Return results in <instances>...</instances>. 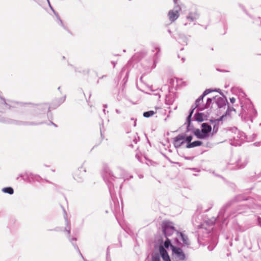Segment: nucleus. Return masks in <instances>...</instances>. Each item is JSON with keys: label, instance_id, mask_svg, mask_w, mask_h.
<instances>
[{"label": "nucleus", "instance_id": "4c0bfd02", "mask_svg": "<svg viewBox=\"0 0 261 261\" xmlns=\"http://www.w3.org/2000/svg\"><path fill=\"white\" fill-rule=\"evenodd\" d=\"M214 90L212 89H207L205 90L202 93L205 96L207 95L208 94L214 92Z\"/></svg>", "mask_w": 261, "mask_h": 261}, {"label": "nucleus", "instance_id": "0eeeda50", "mask_svg": "<svg viewBox=\"0 0 261 261\" xmlns=\"http://www.w3.org/2000/svg\"><path fill=\"white\" fill-rule=\"evenodd\" d=\"M220 94L222 97L219 96H216L213 97L215 102L216 103L217 107L219 109H221L223 107H225L226 105H228V102L226 97L224 95L223 93H220Z\"/></svg>", "mask_w": 261, "mask_h": 261}, {"label": "nucleus", "instance_id": "a19ab883", "mask_svg": "<svg viewBox=\"0 0 261 261\" xmlns=\"http://www.w3.org/2000/svg\"><path fill=\"white\" fill-rule=\"evenodd\" d=\"M74 178L77 180L78 182H81L82 181H83V176H81L80 177H79L77 176L76 174H75V175H74Z\"/></svg>", "mask_w": 261, "mask_h": 261}, {"label": "nucleus", "instance_id": "c85d7f7f", "mask_svg": "<svg viewBox=\"0 0 261 261\" xmlns=\"http://www.w3.org/2000/svg\"><path fill=\"white\" fill-rule=\"evenodd\" d=\"M195 109H196V108H195L194 105H192L190 110L189 111V115H188V117H187V122H188L189 124H190V121H192L191 118H192V115H193Z\"/></svg>", "mask_w": 261, "mask_h": 261}, {"label": "nucleus", "instance_id": "dca6fc26", "mask_svg": "<svg viewBox=\"0 0 261 261\" xmlns=\"http://www.w3.org/2000/svg\"><path fill=\"white\" fill-rule=\"evenodd\" d=\"M47 2L48 3V5L49 6V7L50 8V9L53 10V11L54 12L55 16H56V22L57 23V24L60 26H61L62 27H63L65 30H67L68 32H69V30L67 29V28L64 24L62 20H61L60 17L59 16V14L55 11V10L53 9V7H51V6L50 5V3H49V0H47Z\"/></svg>", "mask_w": 261, "mask_h": 261}, {"label": "nucleus", "instance_id": "a18cd8bd", "mask_svg": "<svg viewBox=\"0 0 261 261\" xmlns=\"http://www.w3.org/2000/svg\"><path fill=\"white\" fill-rule=\"evenodd\" d=\"M185 159L187 160L192 161L193 160L194 157L193 156H185Z\"/></svg>", "mask_w": 261, "mask_h": 261}, {"label": "nucleus", "instance_id": "69168bd1", "mask_svg": "<svg viewBox=\"0 0 261 261\" xmlns=\"http://www.w3.org/2000/svg\"><path fill=\"white\" fill-rule=\"evenodd\" d=\"M166 103H167V104H169V105L170 104L169 103H168V102L167 97H166Z\"/></svg>", "mask_w": 261, "mask_h": 261}, {"label": "nucleus", "instance_id": "423d86ee", "mask_svg": "<svg viewBox=\"0 0 261 261\" xmlns=\"http://www.w3.org/2000/svg\"><path fill=\"white\" fill-rule=\"evenodd\" d=\"M64 212H65V214L64 215V218H65V220H66V226L65 228L64 231L67 233L68 239L70 241V242L72 244L74 249L79 253L80 256L82 258H84L82 253L81 252V251L80 250V249H79L76 243L73 242V241L75 242L77 240L76 238L73 237H71V236H70V226L69 225V222L68 221V219H67V218L66 217L67 214H66V212H65V210H64Z\"/></svg>", "mask_w": 261, "mask_h": 261}, {"label": "nucleus", "instance_id": "5fc2aeb1", "mask_svg": "<svg viewBox=\"0 0 261 261\" xmlns=\"http://www.w3.org/2000/svg\"><path fill=\"white\" fill-rule=\"evenodd\" d=\"M230 112H231L232 111H234V112H236V109L233 108V107H230Z\"/></svg>", "mask_w": 261, "mask_h": 261}, {"label": "nucleus", "instance_id": "bb28decb", "mask_svg": "<svg viewBox=\"0 0 261 261\" xmlns=\"http://www.w3.org/2000/svg\"><path fill=\"white\" fill-rule=\"evenodd\" d=\"M129 138H130L129 141L131 142L132 140L134 144H137V142L140 140L139 137L138 136V134L136 133L130 134V135L129 136Z\"/></svg>", "mask_w": 261, "mask_h": 261}, {"label": "nucleus", "instance_id": "6e6d98bb", "mask_svg": "<svg viewBox=\"0 0 261 261\" xmlns=\"http://www.w3.org/2000/svg\"><path fill=\"white\" fill-rule=\"evenodd\" d=\"M106 75H103V76H102L101 77H99V78L98 79V80L97 82V84H98V83H99V80H100V79H102V78H103L104 77H106Z\"/></svg>", "mask_w": 261, "mask_h": 261}, {"label": "nucleus", "instance_id": "9b49d317", "mask_svg": "<svg viewBox=\"0 0 261 261\" xmlns=\"http://www.w3.org/2000/svg\"><path fill=\"white\" fill-rule=\"evenodd\" d=\"M108 176L109 177H107V175H105L103 176V179L107 182L110 193L111 195L112 193V190L114 188V185L112 182V180H114L115 176L111 173H109L108 174Z\"/></svg>", "mask_w": 261, "mask_h": 261}, {"label": "nucleus", "instance_id": "338daca9", "mask_svg": "<svg viewBox=\"0 0 261 261\" xmlns=\"http://www.w3.org/2000/svg\"><path fill=\"white\" fill-rule=\"evenodd\" d=\"M181 60H182L183 62H184L185 60V58H182Z\"/></svg>", "mask_w": 261, "mask_h": 261}, {"label": "nucleus", "instance_id": "c756f323", "mask_svg": "<svg viewBox=\"0 0 261 261\" xmlns=\"http://www.w3.org/2000/svg\"><path fill=\"white\" fill-rule=\"evenodd\" d=\"M172 238L170 239L169 238H166V240L164 242V246H163L165 249H168L169 247L171 248V246H173L171 244Z\"/></svg>", "mask_w": 261, "mask_h": 261}, {"label": "nucleus", "instance_id": "39448f33", "mask_svg": "<svg viewBox=\"0 0 261 261\" xmlns=\"http://www.w3.org/2000/svg\"><path fill=\"white\" fill-rule=\"evenodd\" d=\"M234 200H231L227 202L224 206H223L222 208L220 210V212H219V214L218 215L217 219L213 218L212 220H210L209 222H208V223L209 225H213L215 223V222L217 221H222V223H224L226 221V219H227L228 217H229L231 215H233L234 214V213H233L231 214H228L227 215L226 217H225V213L226 211V210L228 207L230 206L232 203L234 202Z\"/></svg>", "mask_w": 261, "mask_h": 261}, {"label": "nucleus", "instance_id": "72a5a7b5", "mask_svg": "<svg viewBox=\"0 0 261 261\" xmlns=\"http://www.w3.org/2000/svg\"><path fill=\"white\" fill-rule=\"evenodd\" d=\"M155 112L154 111H153L152 110H150V111H148L144 112L143 114V116L144 117L149 118V117L153 116L155 114Z\"/></svg>", "mask_w": 261, "mask_h": 261}, {"label": "nucleus", "instance_id": "37998d69", "mask_svg": "<svg viewBox=\"0 0 261 261\" xmlns=\"http://www.w3.org/2000/svg\"><path fill=\"white\" fill-rule=\"evenodd\" d=\"M48 231H61L62 229L59 227H57L54 229H48Z\"/></svg>", "mask_w": 261, "mask_h": 261}, {"label": "nucleus", "instance_id": "79ce46f5", "mask_svg": "<svg viewBox=\"0 0 261 261\" xmlns=\"http://www.w3.org/2000/svg\"><path fill=\"white\" fill-rule=\"evenodd\" d=\"M205 96L202 93L197 99V103L199 102H203V98Z\"/></svg>", "mask_w": 261, "mask_h": 261}, {"label": "nucleus", "instance_id": "8fccbe9b", "mask_svg": "<svg viewBox=\"0 0 261 261\" xmlns=\"http://www.w3.org/2000/svg\"><path fill=\"white\" fill-rule=\"evenodd\" d=\"M178 1H179V0H173L174 3L175 4V6L179 5L178 4Z\"/></svg>", "mask_w": 261, "mask_h": 261}, {"label": "nucleus", "instance_id": "774afa93", "mask_svg": "<svg viewBox=\"0 0 261 261\" xmlns=\"http://www.w3.org/2000/svg\"><path fill=\"white\" fill-rule=\"evenodd\" d=\"M130 146L132 147H133V143H131V144H130Z\"/></svg>", "mask_w": 261, "mask_h": 261}, {"label": "nucleus", "instance_id": "393cba45", "mask_svg": "<svg viewBox=\"0 0 261 261\" xmlns=\"http://www.w3.org/2000/svg\"><path fill=\"white\" fill-rule=\"evenodd\" d=\"M193 105L198 111H201L206 109V107L204 106L203 102H199L197 103V99L195 100V103Z\"/></svg>", "mask_w": 261, "mask_h": 261}, {"label": "nucleus", "instance_id": "4be33fe9", "mask_svg": "<svg viewBox=\"0 0 261 261\" xmlns=\"http://www.w3.org/2000/svg\"><path fill=\"white\" fill-rule=\"evenodd\" d=\"M194 135L199 139H206L204 134L202 130L199 129V128H196L193 130V132Z\"/></svg>", "mask_w": 261, "mask_h": 261}, {"label": "nucleus", "instance_id": "6e6552de", "mask_svg": "<svg viewBox=\"0 0 261 261\" xmlns=\"http://www.w3.org/2000/svg\"><path fill=\"white\" fill-rule=\"evenodd\" d=\"M181 10L179 5L175 6L173 10L169 11L168 16L169 19L171 22L175 21L179 16V12Z\"/></svg>", "mask_w": 261, "mask_h": 261}, {"label": "nucleus", "instance_id": "aec40b11", "mask_svg": "<svg viewBox=\"0 0 261 261\" xmlns=\"http://www.w3.org/2000/svg\"><path fill=\"white\" fill-rule=\"evenodd\" d=\"M178 238H180L182 241L183 245L185 246L188 247L190 246V243L189 240L186 234H185L183 232H180L178 231Z\"/></svg>", "mask_w": 261, "mask_h": 261}, {"label": "nucleus", "instance_id": "bf43d9fd", "mask_svg": "<svg viewBox=\"0 0 261 261\" xmlns=\"http://www.w3.org/2000/svg\"><path fill=\"white\" fill-rule=\"evenodd\" d=\"M259 142H255L254 143V145L255 146H258V145H259Z\"/></svg>", "mask_w": 261, "mask_h": 261}, {"label": "nucleus", "instance_id": "a211bd4d", "mask_svg": "<svg viewBox=\"0 0 261 261\" xmlns=\"http://www.w3.org/2000/svg\"><path fill=\"white\" fill-rule=\"evenodd\" d=\"M154 50L156 51V53H155L153 57V64L151 66V68H154L156 67V64L158 62V58H159V54L160 52V48L158 45H154L153 47Z\"/></svg>", "mask_w": 261, "mask_h": 261}, {"label": "nucleus", "instance_id": "9d476101", "mask_svg": "<svg viewBox=\"0 0 261 261\" xmlns=\"http://www.w3.org/2000/svg\"><path fill=\"white\" fill-rule=\"evenodd\" d=\"M171 250L173 254L175 255L179 260H185L186 259V255L180 248L175 246H172Z\"/></svg>", "mask_w": 261, "mask_h": 261}, {"label": "nucleus", "instance_id": "603ef678", "mask_svg": "<svg viewBox=\"0 0 261 261\" xmlns=\"http://www.w3.org/2000/svg\"><path fill=\"white\" fill-rule=\"evenodd\" d=\"M214 247H211V246L210 245V246H208L207 247V248H208V249L210 251H212V250H213V249H214Z\"/></svg>", "mask_w": 261, "mask_h": 261}, {"label": "nucleus", "instance_id": "c03bdc74", "mask_svg": "<svg viewBox=\"0 0 261 261\" xmlns=\"http://www.w3.org/2000/svg\"><path fill=\"white\" fill-rule=\"evenodd\" d=\"M110 247H108L107 249V253H106V257H107V259L109 257H110Z\"/></svg>", "mask_w": 261, "mask_h": 261}, {"label": "nucleus", "instance_id": "e2e57ef3", "mask_svg": "<svg viewBox=\"0 0 261 261\" xmlns=\"http://www.w3.org/2000/svg\"><path fill=\"white\" fill-rule=\"evenodd\" d=\"M168 32L169 34H171V33H172V32H171V31L170 30H169H169H168Z\"/></svg>", "mask_w": 261, "mask_h": 261}, {"label": "nucleus", "instance_id": "f704fd0d", "mask_svg": "<svg viewBox=\"0 0 261 261\" xmlns=\"http://www.w3.org/2000/svg\"><path fill=\"white\" fill-rule=\"evenodd\" d=\"M213 100H214L213 97L212 98H208L207 99L206 103L204 104V106L206 107V109L210 107V105L212 104Z\"/></svg>", "mask_w": 261, "mask_h": 261}, {"label": "nucleus", "instance_id": "2eb2a0df", "mask_svg": "<svg viewBox=\"0 0 261 261\" xmlns=\"http://www.w3.org/2000/svg\"><path fill=\"white\" fill-rule=\"evenodd\" d=\"M201 130L204 134L205 138H208L210 135V133L212 131V128L210 124L208 123H203L201 124Z\"/></svg>", "mask_w": 261, "mask_h": 261}, {"label": "nucleus", "instance_id": "13d9d810", "mask_svg": "<svg viewBox=\"0 0 261 261\" xmlns=\"http://www.w3.org/2000/svg\"><path fill=\"white\" fill-rule=\"evenodd\" d=\"M116 112L117 114H120V113H121V112H120V111L119 110H118V109H116Z\"/></svg>", "mask_w": 261, "mask_h": 261}, {"label": "nucleus", "instance_id": "1a4fd4ad", "mask_svg": "<svg viewBox=\"0 0 261 261\" xmlns=\"http://www.w3.org/2000/svg\"><path fill=\"white\" fill-rule=\"evenodd\" d=\"M199 16V13L196 10L189 12L186 16V20L188 22H185L184 25L186 26L188 24H190L191 22L196 21L198 19Z\"/></svg>", "mask_w": 261, "mask_h": 261}, {"label": "nucleus", "instance_id": "473e14b6", "mask_svg": "<svg viewBox=\"0 0 261 261\" xmlns=\"http://www.w3.org/2000/svg\"><path fill=\"white\" fill-rule=\"evenodd\" d=\"M230 107L229 106V105L227 106V109L226 110V111L225 112V113L223 114L220 117V120H223L224 119L227 117V116H229L230 115Z\"/></svg>", "mask_w": 261, "mask_h": 261}, {"label": "nucleus", "instance_id": "3c124183", "mask_svg": "<svg viewBox=\"0 0 261 261\" xmlns=\"http://www.w3.org/2000/svg\"><path fill=\"white\" fill-rule=\"evenodd\" d=\"M50 124H51V125H54L55 127H57V125L54 123V122H53L52 121H50L49 123H48V125H50Z\"/></svg>", "mask_w": 261, "mask_h": 261}, {"label": "nucleus", "instance_id": "7ed1b4c3", "mask_svg": "<svg viewBox=\"0 0 261 261\" xmlns=\"http://www.w3.org/2000/svg\"><path fill=\"white\" fill-rule=\"evenodd\" d=\"M162 231L166 238L172 237V239L175 244L177 245H181V243L178 239V232L174 226V223L169 221H165L162 224Z\"/></svg>", "mask_w": 261, "mask_h": 261}, {"label": "nucleus", "instance_id": "052dcab7", "mask_svg": "<svg viewBox=\"0 0 261 261\" xmlns=\"http://www.w3.org/2000/svg\"><path fill=\"white\" fill-rule=\"evenodd\" d=\"M210 122H211V123L214 124V120L211 119Z\"/></svg>", "mask_w": 261, "mask_h": 261}, {"label": "nucleus", "instance_id": "f8f14e48", "mask_svg": "<svg viewBox=\"0 0 261 261\" xmlns=\"http://www.w3.org/2000/svg\"><path fill=\"white\" fill-rule=\"evenodd\" d=\"M185 135L184 134H179L173 139V145L176 148H179L185 143L184 140Z\"/></svg>", "mask_w": 261, "mask_h": 261}, {"label": "nucleus", "instance_id": "a878e982", "mask_svg": "<svg viewBox=\"0 0 261 261\" xmlns=\"http://www.w3.org/2000/svg\"><path fill=\"white\" fill-rule=\"evenodd\" d=\"M238 6L242 10V11L249 17L251 19H252L253 20V23H254L256 20L254 19V17L251 15V14H250L249 13H248V11H247V10L246 9L245 6L243 5V4H238Z\"/></svg>", "mask_w": 261, "mask_h": 261}, {"label": "nucleus", "instance_id": "e433bc0d", "mask_svg": "<svg viewBox=\"0 0 261 261\" xmlns=\"http://www.w3.org/2000/svg\"><path fill=\"white\" fill-rule=\"evenodd\" d=\"M187 124V131L189 132L191 130H192L193 132V130L194 129L193 125L191 123V121H190V124H189L188 122H186Z\"/></svg>", "mask_w": 261, "mask_h": 261}, {"label": "nucleus", "instance_id": "de8ad7c7", "mask_svg": "<svg viewBox=\"0 0 261 261\" xmlns=\"http://www.w3.org/2000/svg\"><path fill=\"white\" fill-rule=\"evenodd\" d=\"M257 222H258V225L261 227V218H260V217L257 218Z\"/></svg>", "mask_w": 261, "mask_h": 261}, {"label": "nucleus", "instance_id": "4d7b16f0", "mask_svg": "<svg viewBox=\"0 0 261 261\" xmlns=\"http://www.w3.org/2000/svg\"><path fill=\"white\" fill-rule=\"evenodd\" d=\"M111 63L113 65V67H115V66L116 64V62H115V61H112Z\"/></svg>", "mask_w": 261, "mask_h": 261}, {"label": "nucleus", "instance_id": "864d4df0", "mask_svg": "<svg viewBox=\"0 0 261 261\" xmlns=\"http://www.w3.org/2000/svg\"><path fill=\"white\" fill-rule=\"evenodd\" d=\"M214 90H215V91H214L215 92H218L220 94V93H222L221 91V90L220 89H214Z\"/></svg>", "mask_w": 261, "mask_h": 261}, {"label": "nucleus", "instance_id": "f03ea898", "mask_svg": "<svg viewBox=\"0 0 261 261\" xmlns=\"http://www.w3.org/2000/svg\"><path fill=\"white\" fill-rule=\"evenodd\" d=\"M241 105L242 111L239 115L242 119L245 121L249 120L253 122V119L257 115V112L251 101L246 99L244 103L241 101Z\"/></svg>", "mask_w": 261, "mask_h": 261}, {"label": "nucleus", "instance_id": "cd10ccee", "mask_svg": "<svg viewBox=\"0 0 261 261\" xmlns=\"http://www.w3.org/2000/svg\"><path fill=\"white\" fill-rule=\"evenodd\" d=\"M121 176L123 178V180H129L132 178L133 177L132 175H129L128 173L125 172L124 170L121 169Z\"/></svg>", "mask_w": 261, "mask_h": 261}, {"label": "nucleus", "instance_id": "58836bf2", "mask_svg": "<svg viewBox=\"0 0 261 261\" xmlns=\"http://www.w3.org/2000/svg\"><path fill=\"white\" fill-rule=\"evenodd\" d=\"M211 173H212L214 176H217V177H220L223 180H224L225 182L226 181V180L225 179L224 177H223V176H222L221 175L216 173L215 171H210Z\"/></svg>", "mask_w": 261, "mask_h": 261}, {"label": "nucleus", "instance_id": "09e8293b", "mask_svg": "<svg viewBox=\"0 0 261 261\" xmlns=\"http://www.w3.org/2000/svg\"><path fill=\"white\" fill-rule=\"evenodd\" d=\"M130 120L134 121L133 125H134V126H136V121H137V119L132 118L130 119Z\"/></svg>", "mask_w": 261, "mask_h": 261}, {"label": "nucleus", "instance_id": "0e129e2a", "mask_svg": "<svg viewBox=\"0 0 261 261\" xmlns=\"http://www.w3.org/2000/svg\"><path fill=\"white\" fill-rule=\"evenodd\" d=\"M103 113H104L105 114H106V109H103Z\"/></svg>", "mask_w": 261, "mask_h": 261}, {"label": "nucleus", "instance_id": "f3484780", "mask_svg": "<svg viewBox=\"0 0 261 261\" xmlns=\"http://www.w3.org/2000/svg\"><path fill=\"white\" fill-rule=\"evenodd\" d=\"M159 252L164 261H171L167 251L162 246H160Z\"/></svg>", "mask_w": 261, "mask_h": 261}, {"label": "nucleus", "instance_id": "7c9ffc66", "mask_svg": "<svg viewBox=\"0 0 261 261\" xmlns=\"http://www.w3.org/2000/svg\"><path fill=\"white\" fill-rule=\"evenodd\" d=\"M2 191L5 193L10 195H12L14 193V190L11 187H5L2 189Z\"/></svg>", "mask_w": 261, "mask_h": 261}, {"label": "nucleus", "instance_id": "6ab92c4d", "mask_svg": "<svg viewBox=\"0 0 261 261\" xmlns=\"http://www.w3.org/2000/svg\"><path fill=\"white\" fill-rule=\"evenodd\" d=\"M177 40L182 45H187L189 40L188 37L183 33H179Z\"/></svg>", "mask_w": 261, "mask_h": 261}, {"label": "nucleus", "instance_id": "c9c22d12", "mask_svg": "<svg viewBox=\"0 0 261 261\" xmlns=\"http://www.w3.org/2000/svg\"><path fill=\"white\" fill-rule=\"evenodd\" d=\"M192 139L193 136L191 135L187 136H186L185 135L184 140L185 141V142H186L187 144L191 143Z\"/></svg>", "mask_w": 261, "mask_h": 261}, {"label": "nucleus", "instance_id": "ea45409f", "mask_svg": "<svg viewBox=\"0 0 261 261\" xmlns=\"http://www.w3.org/2000/svg\"><path fill=\"white\" fill-rule=\"evenodd\" d=\"M152 261H161L159 255L157 254L152 256Z\"/></svg>", "mask_w": 261, "mask_h": 261}, {"label": "nucleus", "instance_id": "5701e85b", "mask_svg": "<svg viewBox=\"0 0 261 261\" xmlns=\"http://www.w3.org/2000/svg\"><path fill=\"white\" fill-rule=\"evenodd\" d=\"M202 142L201 141H195L194 142H191L190 143H188L186 145V147L187 148H191L195 147L200 146L202 145Z\"/></svg>", "mask_w": 261, "mask_h": 261}, {"label": "nucleus", "instance_id": "4468645a", "mask_svg": "<svg viewBox=\"0 0 261 261\" xmlns=\"http://www.w3.org/2000/svg\"><path fill=\"white\" fill-rule=\"evenodd\" d=\"M33 173L29 172H24L19 174L17 179H18L19 178L27 182H32V176Z\"/></svg>", "mask_w": 261, "mask_h": 261}, {"label": "nucleus", "instance_id": "412c9836", "mask_svg": "<svg viewBox=\"0 0 261 261\" xmlns=\"http://www.w3.org/2000/svg\"><path fill=\"white\" fill-rule=\"evenodd\" d=\"M207 116L203 113L197 112L194 115V120L201 122L207 119Z\"/></svg>", "mask_w": 261, "mask_h": 261}, {"label": "nucleus", "instance_id": "20e7f679", "mask_svg": "<svg viewBox=\"0 0 261 261\" xmlns=\"http://www.w3.org/2000/svg\"><path fill=\"white\" fill-rule=\"evenodd\" d=\"M247 163L248 160L246 158L242 157L239 155H233L227 164V168L230 170L244 168Z\"/></svg>", "mask_w": 261, "mask_h": 261}, {"label": "nucleus", "instance_id": "49530a36", "mask_svg": "<svg viewBox=\"0 0 261 261\" xmlns=\"http://www.w3.org/2000/svg\"><path fill=\"white\" fill-rule=\"evenodd\" d=\"M229 100L231 103H233L236 101V98L234 97L230 98Z\"/></svg>", "mask_w": 261, "mask_h": 261}, {"label": "nucleus", "instance_id": "2f4dec72", "mask_svg": "<svg viewBox=\"0 0 261 261\" xmlns=\"http://www.w3.org/2000/svg\"><path fill=\"white\" fill-rule=\"evenodd\" d=\"M43 180V179L37 174H33L32 176V182L37 181L38 182H41Z\"/></svg>", "mask_w": 261, "mask_h": 261}, {"label": "nucleus", "instance_id": "f257e3e1", "mask_svg": "<svg viewBox=\"0 0 261 261\" xmlns=\"http://www.w3.org/2000/svg\"><path fill=\"white\" fill-rule=\"evenodd\" d=\"M66 99V96L58 99L55 100L52 106L50 107L48 103L30 104L29 106L28 114L25 119L30 121H19L8 118L0 117V122L15 124L18 125H37L44 123L41 119L44 118L46 112H49L51 108L56 109Z\"/></svg>", "mask_w": 261, "mask_h": 261}, {"label": "nucleus", "instance_id": "ddd939ff", "mask_svg": "<svg viewBox=\"0 0 261 261\" xmlns=\"http://www.w3.org/2000/svg\"><path fill=\"white\" fill-rule=\"evenodd\" d=\"M13 107H14L13 102L7 101L5 98L0 97V108L2 110L10 109Z\"/></svg>", "mask_w": 261, "mask_h": 261}, {"label": "nucleus", "instance_id": "680f3d73", "mask_svg": "<svg viewBox=\"0 0 261 261\" xmlns=\"http://www.w3.org/2000/svg\"><path fill=\"white\" fill-rule=\"evenodd\" d=\"M104 109H106L108 107V105L107 104L103 105V106Z\"/></svg>", "mask_w": 261, "mask_h": 261}, {"label": "nucleus", "instance_id": "b1692460", "mask_svg": "<svg viewBox=\"0 0 261 261\" xmlns=\"http://www.w3.org/2000/svg\"><path fill=\"white\" fill-rule=\"evenodd\" d=\"M222 121L223 120H220V118L218 119H214V124L213 125L212 134H216L218 132L220 122Z\"/></svg>", "mask_w": 261, "mask_h": 261}]
</instances>
